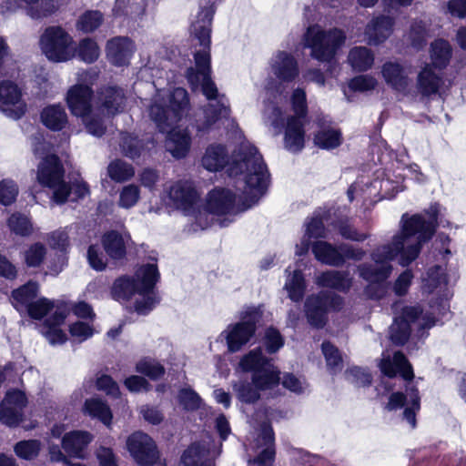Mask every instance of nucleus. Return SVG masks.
Wrapping results in <instances>:
<instances>
[{
    "instance_id": "f257e3e1",
    "label": "nucleus",
    "mask_w": 466,
    "mask_h": 466,
    "mask_svg": "<svg viewBox=\"0 0 466 466\" xmlns=\"http://www.w3.org/2000/svg\"><path fill=\"white\" fill-rule=\"evenodd\" d=\"M439 211L440 205L434 203L425 214H403L400 219V232L393 237L390 243L373 250L372 263L358 266L360 277L370 284L384 282L392 271L390 262L397 257L400 265L409 266L418 258L422 245L434 235Z\"/></svg>"
},
{
    "instance_id": "f03ea898",
    "label": "nucleus",
    "mask_w": 466,
    "mask_h": 466,
    "mask_svg": "<svg viewBox=\"0 0 466 466\" xmlns=\"http://www.w3.org/2000/svg\"><path fill=\"white\" fill-rule=\"evenodd\" d=\"M216 12V0H208L207 6H200L197 20L191 25V34L198 40L199 50L194 52L196 67L189 66L185 76L192 89L201 85L203 95L210 102L203 110V120L196 121L198 132L206 133L220 117H228L230 114L228 99L219 95L216 84L211 79V26Z\"/></svg>"
},
{
    "instance_id": "7ed1b4c3",
    "label": "nucleus",
    "mask_w": 466,
    "mask_h": 466,
    "mask_svg": "<svg viewBox=\"0 0 466 466\" xmlns=\"http://www.w3.org/2000/svg\"><path fill=\"white\" fill-rule=\"evenodd\" d=\"M228 174L235 177L236 187L243 195V212L257 205L268 190L270 174L258 148L248 142L241 143L234 151L231 162L228 163Z\"/></svg>"
},
{
    "instance_id": "20e7f679",
    "label": "nucleus",
    "mask_w": 466,
    "mask_h": 466,
    "mask_svg": "<svg viewBox=\"0 0 466 466\" xmlns=\"http://www.w3.org/2000/svg\"><path fill=\"white\" fill-rule=\"evenodd\" d=\"M160 273L156 264H145L139 267L133 277L122 276L116 279L111 288L112 298L117 301H127L134 294L141 296L137 299L134 308L141 316H147L160 301L156 289Z\"/></svg>"
},
{
    "instance_id": "39448f33",
    "label": "nucleus",
    "mask_w": 466,
    "mask_h": 466,
    "mask_svg": "<svg viewBox=\"0 0 466 466\" xmlns=\"http://www.w3.org/2000/svg\"><path fill=\"white\" fill-rule=\"evenodd\" d=\"M65 170L59 157L46 156L39 164L36 178L43 187L53 189V200L58 205L68 199L77 201L89 194L86 182L74 183L72 186L64 180Z\"/></svg>"
},
{
    "instance_id": "423d86ee",
    "label": "nucleus",
    "mask_w": 466,
    "mask_h": 466,
    "mask_svg": "<svg viewBox=\"0 0 466 466\" xmlns=\"http://www.w3.org/2000/svg\"><path fill=\"white\" fill-rule=\"evenodd\" d=\"M345 40L341 29L324 30L319 25H309L303 35L304 46L310 49L311 57L328 64L330 70L336 66V54Z\"/></svg>"
},
{
    "instance_id": "0eeeda50",
    "label": "nucleus",
    "mask_w": 466,
    "mask_h": 466,
    "mask_svg": "<svg viewBox=\"0 0 466 466\" xmlns=\"http://www.w3.org/2000/svg\"><path fill=\"white\" fill-rule=\"evenodd\" d=\"M239 366L243 371L252 372V385L259 390H271L279 387V370L263 356L260 348L255 349L245 355Z\"/></svg>"
},
{
    "instance_id": "6e6552de",
    "label": "nucleus",
    "mask_w": 466,
    "mask_h": 466,
    "mask_svg": "<svg viewBox=\"0 0 466 466\" xmlns=\"http://www.w3.org/2000/svg\"><path fill=\"white\" fill-rule=\"evenodd\" d=\"M168 105L163 106L155 102L149 108L151 119L159 132H168L182 118L189 106V97L183 87L174 88L168 96Z\"/></svg>"
},
{
    "instance_id": "1a4fd4ad",
    "label": "nucleus",
    "mask_w": 466,
    "mask_h": 466,
    "mask_svg": "<svg viewBox=\"0 0 466 466\" xmlns=\"http://www.w3.org/2000/svg\"><path fill=\"white\" fill-rule=\"evenodd\" d=\"M39 286L28 281L12 292V304L21 312L27 314L33 320H42L54 309V300L42 297L37 299Z\"/></svg>"
},
{
    "instance_id": "9d476101",
    "label": "nucleus",
    "mask_w": 466,
    "mask_h": 466,
    "mask_svg": "<svg viewBox=\"0 0 466 466\" xmlns=\"http://www.w3.org/2000/svg\"><path fill=\"white\" fill-rule=\"evenodd\" d=\"M384 409L390 412L403 410L401 420L414 429L416 427V414L420 409V396L418 389L410 385L406 387L405 392L395 391L388 396Z\"/></svg>"
},
{
    "instance_id": "9b49d317",
    "label": "nucleus",
    "mask_w": 466,
    "mask_h": 466,
    "mask_svg": "<svg viewBox=\"0 0 466 466\" xmlns=\"http://www.w3.org/2000/svg\"><path fill=\"white\" fill-rule=\"evenodd\" d=\"M72 37L61 26H49L40 37V46L45 56L54 62L70 59L69 46Z\"/></svg>"
},
{
    "instance_id": "f8f14e48",
    "label": "nucleus",
    "mask_w": 466,
    "mask_h": 466,
    "mask_svg": "<svg viewBox=\"0 0 466 466\" xmlns=\"http://www.w3.org/2000/svg\"><path fill=\"white\" fill-rule=\"evenodd\" d=\"M66 322H35V329L48 340L52 345L64 343L67 337L62 325L66 327ZM71 336L78 340L83 341L93 335L94 329L88 322H72L68 325Z\"/></svg>"
},
{
    "instance_id": "ddd939ff",
    "label": "nucleus",
    "mask_w": 466,
    "mask_h": 466,
    "mask_svg": "<svg viewBox=\"0 0 466 466\" xmlns=\"http://www.w3.org/2000/svg\"><path fill=\"white\" fill-rule=\"evenodd\" d=\"M344 305L341 296L329 291H320L307 297L304 310L308 320H325L330 311H339Z\"/></svg>"
},
{
    "instance_id": "4468645a",
    "label": "nucleus",
    "mask_w": 466,
    "mask_h": 466,
    "mask_svg": "<svg viewBox=\"0 0 466 466\" xmlns=\"http://www.w3.org/2000/svg\"><path fill=\"white\" fill-rule=\"evenodd\" d=\"M0 111L15 120L20 119L26 111L21 89L10 80L0 81Z\"/></svg>"
},
{
    "instance_id": "2eb2a0df",
    "label": "nucleus",
    "mask_w": 466,
    "mask_h": 466,
    "mask_svg": "<svg viewBox=\"0 0 466 466\" xmlns=\"http://www.w3.org/2000/svg\"><path fill=\"white\" fill-rule=\"evenodd\" d=\"M27 404L25 394L20 390H10L0 402V421L9 427L18 425Z\"/></svg>"
},
{
    "instance_id": "dca6fc26",
    "label": "nucleus",
    "mask_w": 466,
    "mask_h": 466,
    "mask_svg": "<svg viewBox=\"0 0 466 466\" xmlns=\"http://www.w3.org/2000/svg\"><path fill=\"white\" fill-rule=\"evenodd\" d=\"M127 448L132 457L143 466H156L157 451L154 441L146 433L137 431L127 440Z\"/></svg>"
},
{
    "instance_id": "f3484780",
    "label": "nucleus",
    "mask_w": 466,
    "mask_h": 466,
    "mask_svg": "<svg viewBox=\"0 0 466 466\" xmlns=\"http://www.w3.org/2000/svg\"><path fill=\"white\" fill-rule=\"evenodd\" d=\"M236 194L230 189L224 187H215L208 192L206 201V210L217 216L235 215Z\"/></svg>"
},
{
    "instance_id": "a211bd4d",
    "label": "nucleus",
    "mask_w": 466,
    "mask_h": 466,
    "mask_svg": "<svg viewBox=\"0 0 466 466\" xmlns=\"http://www.w3.org/2000/svg\"><path fill=\"white\" fill-rule=\"evenodd\" d=\"M94 92L90 86L76 84L71 86L66 93V103L70 112L80 117H87L92 111V98Z\"/></svg>"
},
{
    "instance_id": "6ab92c4d",
    "label": "nucleus",
    "mask_w": 466,
    "mask_h": 466,
    "mask_svg": "<svg viewBox=\"0 0 466 466\" xmlns=\"http://www.w3.org/2000/svg\"><path fill=\"white\" fill-rule=\"evenodd\" d=\"M252 448L258 452L252 461L254 463L258 466H272L275 458L274 433L269 423L261 424Z\"/></svg>"
},
{
    "instance_id": "aec40b11",
    "label": "nucleus",
    "mask_w": 466,
    "mask_h": 466,
    "mask_svg": "<svg viewBox=\"0 0 466 466\" xmlns=\"http://www.w3.org/2000/svg\"><path fill=\"white\" fill-rule=\"evenodd\" d=\"M168 198L177 209L185 214H190L198 199V195L193 185L188 181H177L168 191Z\"/></svg>"
},
{
    "instance_id": "412c9836",
    "label": "nucleus",
    "mask_w": 466,
    "mask_h": 466,
    "mask_svg": "<svg viewBox=\"0 0 466 466\" xmlns=\"http://www.w3.org/2000/svg\"><path fill=\"white\" fill-rule=\"evenodd\" d=\"M124 90L115 86L101 87L97 92V105L104 115L108 116L121 113L125 108Z\"/></svg>"
},
{
    "instance_id": "4be33fe9",
    "label": "nucleus",
    "mask_w": 466,
    "mask_h": 466,
    "mask_svg": "<svg viewBox=\"0 0 466 466\" xmlns=\"http://www.w3.org/2000/svg\"><path fill=\"white\" fill-rule=\"evenodd\" d=\"M381 372L389 378H393L399 372L406 380L413 379V370L406 357L400 352H394L393 356L389 351H384L380 361Z\"/></svg>"
},
{
    "instance_id": "5701e85b",
    "label": "nucleus",
    "mask_w": 466,
    "mask_h": 466,
    "mask_svg": "<svg viewBox=\"0 0 466 466\" xmlns=\"http://www.w3.org/2000/svg\"><path fill=\"white\" fill-rule=\"evenodd\" d=\"M134 52V42L127 36H116L106 43V56L114 66H121L128 64Z\"/></svg>"
},
{
    "instance_id": "b1692460",
    "label": "nucleus",
    "mask_w": 466,
    "mask_h": 466,
    "mask_svg": "<svg viewBox=\"0 0 466 466\" xmlns=\"http://www.w3.org/2000/svg\"><path fill=\"white\" fill-rule=\"evenodd\" d=\"M270 66L274 76L282 82H291L299 76L297 60L286 51H279L272 57Z\"/></svg>"
},
{
    "instance_id": "393cba45",
    "label": "nucleus",
    "mask_w": 466,
    "mask_h": 466,
    "mask_svg": "<svg viewBox=\"0 0 466 466\" xmlns=\"http://www.w3.org/2000/svg\"><path fill=\"white\" fill-rule=\"evenodd\" d=\"M394 19L380 15L372 18L365 28V35L370 45L378 46L386 41L392 34Z\"/></svg>"
},
{
    "instance_id": "a878e982",
    "label": "nucleus",
    "mask_w": 466,
    "mask_h": 466,
    "mask_svg": "<svg viewBox=\"0 0 466 466\" xmlns=\"http://www.w3.org/2000/svg\"><path fill=\"white\" fill-rule=\"evenodd\" d=\"M304 121L296 116H289L285 127V148L292 153L301 151L304 147Z\"/></svg>"
},
{
    "instance_id": "bb28decb",
    "label": "nucleus",
    "mask_w": 466,
    "mask_h": 466,
    "mask_svg": "<svg viewBox=\"0 0 466 466\" xmlns=\"http://www.w3.org/2000/svg\"><path fill=\"white\" fill-rule=\"evenodd\" d=\"M255 322H236L229 325L226 331V339L230 351L238 350L254 335Z\"/></svg>"
},
{
    "instance_id": "cd10ccee",
    "label": "nucleus",
    "mask_w": 466,
    "mask_h": 466,
    "mask_svg": "<svg viewBox=\"0 0 466 466\" xmlns=\"http://www.w3.org/2000/svg\"><path fill=\"white\" fill-rule=\"evenodd\" d=\"M315 284L340 292H348L352 286V279L348 271L326 270L316 277Z\"/></svg>"
},
{
    "instance_id": "c85d7f7f",
    "label": "nucleus",
    "mask_w": 466,
    "mask_h": 466,
    "mask_svg": "<svg viewBox=\"0 0 466 466\" xmlns=\"http://www.w3.org/2000/svg\"><path fill=\"white\" fill-rule=\"evenodd\" d=\"M312 253L315 258L322 264L331 267L344 265L339 245L336 246L324 240H317L312 243Z\"/></svg>"
},
{
    "instance_id": "c756f323",
    "label": "nucleus",
    "mask_w": 466,
    "mask_h": 466,
    "mask_svg": "<svg viewBox=\"0 0 466 466\" xmlns=\"http://www.w3.org/2000/svg\"><path fill=\"white\" fill-rule=\"evenodd\" d=\"M382 76L392 89L402 92L409 86V77L403 66L398 62H386L381 69Z\"/></svg>"
},
{
    "instance_id": "7c9ffc66",
    "label": "nucleus",
    "mask_w": 466,
    "mask_h": 466,
    "mask_svg": "<svg viewBox=\"0 0 466 466\" xmlns=\"http://www.w3.org/2000/svg\"><path fill=\"white\" fill-rule=\"evenodd\" d=\"M442 84V78L434 72L430 64H426L417 76V88L422 96L436 95Z\"/></svg>"
},
{
    "instance_id": "2f4dec72",
    "label": "nucleus",
    "mask_w": 466,
    "mask_h": 466,
    "mask_svg": "<svg viewBox=\"0 0 466 466\" xmlns=\"http://www.w3.org/2000/svg\"><path fill=\"white\" fill-rule=\"evenodd\" d=\"M452 56V48L451 44L442 38L435 39L431 44L430 57L431 67L439 70L445 69Z\"/></svg>"
},
{
    "instance_id": "473e14b6",
    "label": "nucleus",
    "mask_w": 466,
    "mask_h": 466,
    "mask_svg": "<svg viewBox=\"0 0 466 466\" xmlns=\"http://www.w3.org/2000/svg\"><path fill=\"white\" fill-rule=\"evenodd\" d=\"M44 126L53 131H60L67 124V115L60 104L46 106L40 115Z\"/></svg>"
},
{
    "instance_id": "72a5a7b5",
    "label": "nucleus",
    "mask_w": 466,
    "mask_h": 466,
    "mask_svg": "<svg viewBox=\"0 0 466 466\" xmlns=\"http://www.w3.org/2000/svg\"><path fill=\"white\" fill-rule=\"evenodd\" d=\"M92 441V436L86 431H72L64 436L63 449L71 456L82 458L83 451Z\"/></svg>"
},
{
    "instance_id": "f704fd0d",
    "label": "nucleus",
    "mask_w": 466,
    "mask_h": 466,
    "mask_svg": "<svg viewBox=\"0 0 466 466\" xmlns=\"http://www.w3.org/2000/svg\"><path fill=\"white\" fill-rule=\"evenodd\" d=\"M144 0H116L112 14L115 18L134 19L145 13Z\"/></svg>"
},
{
    "instance_id": "c9c22d12",
    "label": "nucleus",
    "mask_w": 466,
    "mask_h": 466,
    "mask_svg": "<svg viewBox=\"0 0 466 466\" xmlns=\"http://www.w3.org/2000/svg\"><path fill=\"white\" fill-rule=\"evenodd\" d=\"M285 272L288 273V276L284 289L287 290L289 299L299 303L303 299L307 289L304 274L300 269H295L290 273L287 268Z\"/></svg>"
},
{
    "instance_id": "e433bc0d",
    "label": "nucleus",
    "mask_w": 466,
    "mask_h": 466,
    "mask_svg": "<svg viewBox=\"0 0 466 466\" xmlns=\"http://www.w3.org/2000/svg\"><path fill=\"white\" fill-rule=\"evenodd\" d=\"M102 244L107 256L112 259H122L127 254V244L123 236L116 231L106 232L102 237Z\"/></svg>"
},
{
    "instance_id": "4c0bfd02",
    "label": "nucleus",
    "mask_w": 466,
    "mask_h": 466,
    "mask_svg": "<svg viewBox=\"0 0 466 466\" xmlns=\"http://www.w3.org/2000/svg\"><path fill=\"white\" fill-rule=\"evenodd\" d=\"M83 412L93 419H97L106 427L112 423L113 414L109 406L104 400L97 398L86 400Z\"/></svg>"
},
{
    "instance_id": "58836bf2",
    "label": "nucleus",
    "mask_w": 466,
    "mask_h": 466,
    "mask_svg": "<svg viewBox=\"0 0 466 466\" xmlns=\"http://www.w3.org/2000/svg\"><path fill=\"white\" fill-rule=\"evenodd\" d=\"M168 140L167 143V150L176 158H183L189 151L191 137L187 132L175 131L173 127L168 132Z\"/></svg>"
},
{
    "instance_id": "ea45409f",
    "label": "nucleus",
    "mask_w": 466,
    "mask_h": 466,
    "mask_svg": "<svg viewBox=\"0 0 466 466\" xmlns=\"http://www.w3.org/2000/svg\"><path fill=\"white\" fill-rule=\"evenodd\" d=\"M227 149L222 145L209 146L202 158L203 167L208 171H218L228 164Z\"/></svg>"
},
{
    "instance_id": "a19ab883",
    "label": "nucleus",
    "mask_w": 466,
    "mask_h": 466,
    "mask_svg": "<svg viewBox=\"0 0 466 466\" xmlns=\"http://www.w3.org/2000/svg\"><path fill=\"white\" fill-rule=\"evenodd\" d=\"M448 279L445 268L442 266L435 265L429 268L427 277L423 279V291L433 293L434 291H442L447 289Z\"/></svg>"
},
{
    "instance_id": "79ce46f5",
    "label": "nucleus",
    "mask_w": 466,
    "mask_h": 466,
    "mask_svg": "<svg viewBox=\"0 0 466 466\" xmlns=\"http://www.w3.org/2000/svg\"><path fill=\"white\" fill-rule=\"evenodd\" d=\"M348 61L354 71L365 72L372 66L374 56L365 46H355L350 51Z\"/></svg>"
},
{
    "instance_id": "37998d69",
    "label": "nucleus",
    "mask_w": 466,
    "mask_h": 466,
    "mask_svg": "<svg viewBox=\"0 0 466 466\" xmlns=\"http://www.w3.org/2000/svg\"><path fill=\"white\" fill-rule=\"evenodd\" d=\"M120 149L125 157L132 160H137L141 157L145 150V144L143 140L139 139L136 136L128 133H122Z\"/></svg>"
},
{
    "instance_id": "c03bdc74",
    "label": "nucleus",
    "mask_w": 466,
    "mask_h": 466,
    "mask_svg": "<svg viewBox=\"0 0 466 466\" xmlns=\"http://www.w3.org/2000/svg\"><path fill=\"white\" fill-rule=\"evenodd\" d=\"M342 137L339 130L335 128H322L314 137V143L322 149H333L340 146Z\"/></svg>"
},
{
    "instance_id": "a18cd8bd",
    "label": "nucleus",
    "mask_w": 466,
    "mask_h": 466,
    "mask_svg": "<svg viewBox=\"0 0 466 466\" xmlns=\"http://www.w3.org/2000/svg\"><path fill=\"white\" fill-rule=\"evenodd\" d=\"M104 15L98 10H88L77 19L76 27L78 31L88 34L96 31L103 23Z\"/></svg>"
},
{
    "instance_id": "49530a36",
    "label": "nucleus",
    "mask_w": 466,
    "mask_h": 466,
    "mask_svg": "<svg viewBox=\"0 0 466 466\" xmlns=\"http://www.w3.org/2000/svg\"><path fill=\"white\" fill-rule=\"evenodd\" d=\"M428 27L424 21L415 19L410 23L408 38L411 46L416 50H421L426 46Z\"/></svg>"
},
{
    "instance_id": "de8ad7c7",
    "label": "nucleus",
    "mask_w": 466,
    "mask_h": 466,
    "mask_svg": "<svg viewBox=\"0 0 466 466\" xmlns=\"http://www.w3.org/2000/svg\"><path fill=\"white\" fill-rule=\"evenodd\" d=\"M107 174L112 180L121 183L130 179L134 176L135 171L130 164L121 159H116L108 165Z\"/></svg>"
},
{
    "instance_id": "09e8293b",
    "label": "nucleus",
    "mask_w": 466,
    "mask_h": 466,
    "mask_svg": "<svg viewBox=\"0 0 466 466\" xmlns=\"http://www.w3.org/2000/svg\"><path fill=\"white\" fill-rule=\"evenodd\" d=\"M335 229L339 235L348 240L363 242L368 238L369 235L360 232L353 225L350 223L349 218L339 219L332 223Z\"/></svg>"
},
{
    "instance_id": "8fccbe9b",
    "label": "nucleus",
    "mask_w": 466,
    "mask_h": 466,
    "mask_svg": "<svg viewBox=\"0 0 466 466\" xmlns=\"http://www.w3.org/2000/svg\"><path fill=\"white\" fill-rule=\"evenodd\" d=\"M76 54L80 60L91 64L97 60L100 50L95 40L86 37L79 42Z\"/></svg>"
},
{
    "instance_id": "3c124183",
    "label": "nucleus",
    "mask_w": 466,
    "mask_h": 466,
    "mask_svg": "<svg viewBox=\"0 0 466 466\" xmlns=\"http://www.w3.org/2000/svg\"><path fill=\"white\" fill-rule=\"evenodd\" d=\"M41 447V442L37 440L21 441L15 443L14 451L19 458L31 461L38 456Z\"/></svg>"
},
{
    "instance_id": "603ef678",
    "label": "nucleus",
    "mask_w": 466,
    "mask_h": 466,
    "mask_svg": "<svg viewBox=\"0 0 466 466\" xmlns=\"http://www.w3.org/2000/svg\"><path fill=\"white\" fill-rule=\"evenodd\" d=\"M10 230L17 236L28 237L33 232V226L29 218L20 213L11 215L7 221Z\"/></svg>"
},
{
    "instance_id": "864d4df0",
    "label": "nucleus",
    "mask_w": 466,
    "mask_h": 466,
    "mask_svg": "<svg viewBox=\"0 0 466 466\" xmlns=\"http://www.w3.org/2000/svg\"><path fill=\"white\" fill-rule=\"evenodd\" d=\"M56 9L54 0H34L26 8V14L33 19H40L52 15Z\"/></svg>"
},
{
    "instance_id": "5fc2aeb1",
    "label": "nucleus",
    "mask_w": 466,
    "mask_h": 466,
    "mask_svg": "<svg viewBox=\"0 0 466 466\" xmlns=\"http://www.w3.org/2000/svg\"><path fill=\"white\" fill-rule=\"evenodd\" d=\"M207 459L206 450L200 444L191 445L181 457L183 466H200Z\"/></svg>"
},
{
    "instance_id": "6e6d98bb",
    "label": "nucleus",
    "mask_w": 466,
    "mask_h": 466,
    "mask_svg": "<svg viewBox=\"0 0 466 466\" xmlns=\"http://www.w3.org/2000/svg\"><path fill=\"white\" fill-rule=\"evenodd\" d=\"M306 237L309 238H326V228L324 225V218L319 212H315L310 218H308L305 223Z\"/></svg>"
},
{
    "instance_id": "4d7b16f0",
    "label": "nucleus",
    "mask_w": 466,
    "mask_h": 466,
    "mask_svg": "<svg viewBox=\"0 0 466 466\" xmlns=\"http://www.w3.org/2000/svg\"><path fill=\"white\" fill-rule=\"evenodd\" d=\"M322 353L324 355L327 367L334 373L342 368V358L339 350L329 342H323L321 345Z\"/></svg>"
},
{
    "instance_id": "13d9d810",
    "label": "nucleus",
    "mask_w": 466,
    "mask_h": 466,
    "mask_svg": "<svg viewBox=\"0 0 466 466\" xmlns=\"http://www.w3.org/2000/svg\"><path fill=\"white\" fill-rule=\"evenodd\" d=\"M233 389L237 392L238 399L246 403H253L257 401L260 395L259 390L248 382L238 381L233 384Z\"/></svg>"
},
{
    "instance_id": "bf43d9fd",
    "label": "nucleus",
    "mask_w": 466,
    "mask_h": 466,
    "mask_svg": "<svg viewBox=\"0 0 466 466\" xmlns=\"http://www.w3.org/2000/svg\"><path fill=\"white\" fill-rule=\"evenodd\" d=\"M46 254V248L44 244L36 242L28 247L25 251V262L29 268L39 267Z\"/></svg>"
},
{
    "instance_id": "052dcab7",
    "label": "nucleus",
    "mask_w": 466,
    "mask_h": 466,
    "mask_svg": "<svg viewBox=\"0 0 466 466\" xmlns=\"http://www.w3.org/2000/svg\"><path fill=\"white\" fill-rule=\"evenodd\" d=\"M264 116L266 121L279 133L285 127L283 113L279 106L276 104L269 102L266 104L264 110Z\"/></svg>"
},
{
    "instance_id": "680f3d73",
    "label": "nucleus",
    "mask_w": 466,
    "mask_h": 466,
    "mask_svg": "<svg viewBox=\"0 0 466 466\" xmlns=\"http://www.w3.org/2000/svg\"><path fill=\"white\" fill-rule=\"evenodd\" d=\"M136 370L137 372L147 376L151 380H157L165 373V369L160 363L149 359H145L137 362Z\"/></svg>"
},
{
    "instance_id": "e2e57ef3",
    "label": "nucleus",
    "mask_w": 466,
    "mask_h": 466,
    "mask_svg": "<svg viewBox=\"0 0 466 466\" xmlns=\"http://www.w3.org/2000/svg\"><path fill=\"white\" fill-rule=\"evenodd\" d=\"M452 297V292L446 289L443 293L430 302L432 314H438V317L446 318L450 311V299Z\"/></svg>"
},
{
    "instance_id": "0e129e2a",
    "label": "nucleus",
    "mask_w": 466,
    "mask_h": 466,
    "mask_svg": "<svg viewBox=\"0 0 466 466\" xmlns=\"http://www.w3.org/2000/svg\"><path fill=\"white\" fill-rule=\"evenodd\" d=\"M292 109L296 117L304 121L308 114L306 93L302 88H296L291 96Z\"/></svg>"
},
{
    "instance_id": "69168bd1",
    "label": "nucleus",
    "mask_w": 466,
    "mask_h": 466,
    "mask_svg": "<svg viewBox=\"0 0 466 466\" xmlns=\"http://www.w3.org/2000/svg\"><path fill=\"white\" fill-rule=\"evenodd\" d=\"M410 322H392L390 327V339L396 345L404 344L410 335Z\"/></svg>"
},
{
    "instance_id": "338daca9",
    "label": "nucleus",
    "mask_w": 466,
    "mask_h": 466,
    "mask_svg": "<svg viewBox=\"0 0 466 466\" xmlns=\"http://www.w3.org/2000/svg\"><path fill=\"white\" fill-rule=\"evenodd\" d=\"M18 195V187L12 179H3L0 181V203L4 206H9L16 199Z\"/></svg>"
},
{
    "instance_id": "774afa93",
    "label": "nucleus",
    "mask_w": 466,
    "mask_h": 466,
    "mask_svg": "<svg viewBox=\"0 0 466 466\" xmlns=\"http://www.w3.org/2000/svg\"><path fill=\"white\" fill-rule=\"evenodd\" d=\"M265 304L245 305L238 312V320H260L267 319Z\"/></svg>"
}]
</instances>
